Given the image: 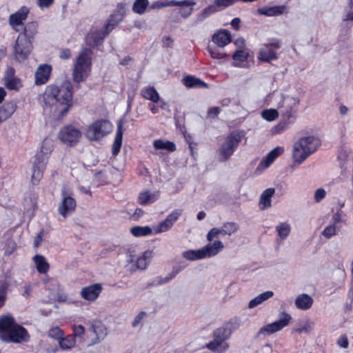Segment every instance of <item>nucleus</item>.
<instances>
[{
  "label": "nucleus",
  "mask_w": 353,
  "mask_h": 353,
  "mask_svg": "<svg viewBox=\"0 0 353 353\" xmlns=\"http://www.w3.org/2000/svg\"><path fill=\"white\" fill-rule=\"evenodd\" d=\"M44 108H50L58 120H61L73 105V86L66 81L61 85L50 84L42 94Z\"/></svg>",
  "instance_id": "f257e3e1"
},
{
  "label": "nucleus",
  "mask_w": 353,
  "mask_h": 353,
  "mask_svg": "<svg viewBox=\"0 0 353 353\" xmlns=\"http://www.w3.org/2000/svg\"><path fill=\"white\" fill-rule=\"evenodd\" d=\"M30 334L21 325L17 323L12 316L0 317V341L6 343L28 342Z\"/></svg>",
  "instance_id": "f03ea898"
},
{
  "label": "nucleus",
  "mask_w": 353,
  "mask_h": 353,
  "mask_svg": "<svg viewBox=\"0 0 353 353\" xmlns=\"http://www.w3.org/2000/svg\"><path fill=\"white\" fill-rule=\"evenodd\" d=\"M38 23L29 21L22 26L21 32L16 40L14 46V55L19 61H25L30 54L32 49V41L38 33Z\"/></svg>",
  "instance_id": "7ed1b4c3"
},
{
  "label": "nucleus",
  "mask_w": 353,
  "mask_h": 353,
  "mask_svg": "<svg viewBox=\"0 0 353 353\" xmlns=\"http://www.w3.org/2000/svg\"><path fill=\"white\" fill-rule=\"evenodd\" d=\"M92 50L85 48L76 58L72 70V79L76 83L84 81L90 74L92 68Z\"/></svg>",
  "instance_id": "20e7f679"
},
{
  "label": "nucleus",
  "mask_w": 353,
  "mask_h": 353,
  "mask_svg": "<svg viewBox=\"0 0 353 353\" xmlns=\"http://www.w3.org/2000/svg\"><path fill=\"white\" fill-rule=\"evenodd\" d=\"M320 144V140L313 136L301 138L294 145L293 158L294 161L301 163L309 155L316 150Z\"/></svg>",
  "instance_id": "39448f33"
},
{
  "label": "nucleus",
  "mask_w": 353,
  "mask_h": 353,
  "mask_svg": "<svg viewBox=\"0 0 353 353\" xmlns=\"http://www.w3.org/2000/svg\"><path fill=\"white\" fill-rule=\"evenodd\" d=\"M244 137L243 131L234 130L229 133L218 150L219 161H227L236 151Z\"/></svg>",
  "instance_id": "423d86ee"
},
{
  "label": "nucleus",
  "mask_w": 353,
  "mask_h": 353,
  "mask_svg": "<svg viewBox=\"0 0 353 353\" xmlns=\"http://www.w3.org/2000/svg\"><path fill=\"white\" fill-rule=\"evenodd\" d=\"M118 23L119 21L114 19V15H110L106 23L101 29L92 30L87 34V44L92 48L101 46L105 38L112 31Z\"/></svg>",
  "instance_id": "0eeeda50"
},
{
  "label": "nucleus",
  "mask_w": 353,
  "mask_h": 353,
  "mask_svg": "<svg viewBox=\"0 0 353 353\" xmlns=\"http://www.w3.org/2000/svg\"><path fill=\"white\" fill-rule=\"evenodd\" d=\"M108 334V328L100 319H93L88 323L85 341L88 347L100 343Z\"/></svg>",
  "instance_id": "6e6552de"
},
{
  "label": "nucleus",
  "mask_w": 353,
  "mask_h": 353,
  "mask_svg": "<svg viewBox=\"0 0 353 353\" xmlns=\"http://www.w3.org/2000/svg\"><path fill=\"white\" fill-rule=\"evenodd\" d=\"M231 331L228 330L227 327H220L214 330L212 332L213 339L206 343L205 347L213 352H223L229 347L225 342L230 336Z\"/></svg>",
  "instance_id": "1a4fd4ad"
},
{
  "label": "nucleus",
  "mask_w": 353,
  "mask_h": 353,
  "mask_svg": "<svg viewBox=\"0 0 353 353\" xmlns=\"http://www.w3.org/2000/svg\"><path fill=\"white\" fill-rule=\"evenodd\" d=\"M112 130V124L106 119H98L89 125L85 135L91 141H99Z\"/></svg>",
  "instance_id": "9d476101"
},
{
  "label": "nucleus",
  "mask_w": 353,
  "mask_h": 353,
  "mask_svg": "<svg viewBox=\"0 0 353 353\" xmlns=\"http://www.w3.org/2000/svg\"><path fill=\"white\" fill-rule=\"evenodd\" d=\"M282 46V41L277 38L269 39L268 43H263L260 48L257 58L263 62L270 63L279 57L278 51Z\"/></svg>",
  "instance_id": "9b49d317"
},
{
  "label": "nucleus",
  "mask_w": 353,
  "mask_h": 353,
  "mask_svg": "<svg viewBox=\"0 0 353 353\" xmlns=\"http://www.w3.org/2000/svg\"><path fill=\"white\" fill-rule=\"evenodd\" d=\"M81 131L72 125L63 126L59 131V139L69 146L77 145L81 137Z\"/></svg>",
  "instance_id": "f8f14e48"
},
{
  "label": "nucleus",
  "mask_w": 353,
  "mask_h": 353,
  "mask_svg": "<svg viewBox=\"0 0 353 353\" xmlns=\"http://www.w3.org/2000/svg\"><path fill=\"white\" fill-rule=\"evenodd\" d=\"M30 9L27 6H21L17 11L9 16L8 23L12 30L17 32H21L24 21L27 19Z\"/></svg>",
  "instance_id": "ddd939ff"
},
{
  "label": "nucleus",
  "mask_w": 353,
  "mask_h": 353,
  "mask_svg": "<svg viewBox=\"0 0 353 353\" xmlns=\"http://www.w3.org/2000/svg\"><path fill=\"white\" fill-rule=\"evenodd\" d=\"M196 4L194 1H176L170 0L164 2H161L158 4L157 8H161L168 6H179V13L183 18H188L193 12V6Z\"/></svg>",
  "instance_id": "4468645a"
},
{
  "label": "nucleus",
  "mask_w": 353,
  "mask_h": 353,
  "mask_svg": "<svg viewBox=\"0 0 353 353\" xmlns=\"http://www.w3.org/2000/svg\"><path fill=\"white\" fill-rule=\"evenodd\" d=\"M281 315L282 317L279 320L262 327L259 330V334L270 335L286 327L290 323L292 317L288 313L285 312H283Z\"/></svg>",
  "instance_id": "2eb2a0df"
},
{
  "label": "nucleus",
  "mask_w": 353,
  "mask_h": 353,
  "mask_svg": "<svg viewBox=\"0 0 353 353\" xmlns=\"http://www.w3.org/2000/svg\"><path fill=\"white\" fill-rule=\"evenodd\" d=\"M47 164V158H43L41 154H36L32 166L31 181L33 185L39 184L43 176V172Z\"/></svg>",
  "instance_id": "dca6fc26"
},
{
  "label": "nucleus",
  "mask_w": 353,
  "mask_h": 353,
  "mask_svg": "<svg viewBox=\"0 0 353 353\" xmlns=\"http://www.w3.org/2000/svg\"><path fill=\"white\" fill-rule=\"evenodd\" d=\"M182 214V210L179 209L174 210L170 214L167 216L165 219L160 222L154 229V233L159 234L168 231L179 219Z\"/></svg>",
  "instance_id": "f3484780"
},
{
  "label": "nucleus",
  "mask_w": 353,
  "mask_h": 353,
  "mask_svg": "<svg viewBox=\"0 0 353 353\" xmlns=\"http://www.w3.org/2000/svg\"><path fill=\"white\" fill-rule=\"evenodd\" d=\"M52 70V66L47 63L39 65L34 74V84L37 85L46 84L50 79Z\"/></svg>",
  "instance_id": "a211bd4d"
},
{
  "label": "nucleus",
  "mask_w": 353,
  "mask_h": 353,
  "mask_svg": "<svg viewBox=\"0 0 353 353\" xmlns=\"http://www.w3.org/2000/svg\"><path fill=\"white\" fill-rule=\"evenodd\" d=\"M103 290L101 284L94 283L90 285L84 287L81 291V297L89 301H94L99 296Z\"/></svg>",
  "instance_id": "6ab92c4d"
},
{
  "label": "nucleus",
  "mask_w": 353,
  "mask_h": 353,
  "mask_svg": "<svg viewBox=\"0 0 353 353\" xmlns=\"http://www.w3.org/2000/svg\"><path fill=\"white\" fill-rule=\"evenodd\" d=\"M258 14L266 17H276L288 13V8L285 5L264 6L257 10Z\"/></svg>",
  "instance_id": "aec40b11"
},
{
  "label": "nucleus",
  "mask_w": 353,
  "mask_h": 353,
  "mask_svg": "<svg viewBox=\"0 0 353 353\" xmlns=\"http://www.w3.org/2000/svg\"><path fill=\"white\" fill-rule=\"evenodd\" d=\"M212 40L218 47L223 48L232 41V36L228 30L221 29L213 34Z\"/></svg>",
  "instance_id": "412c9836"
},
{
  "label": "nucleus",
  "mask_w": 353,
  "mask_h": 353,
  "mask_svg": "<svg viewBox=\"0 0 353 353\" xmlns=\"http://www.w3.org/2000/svg\"><path fill=\"white\" fill-rule=\"evenodd\" d=\"M76 205V201L74 198L70 196H65L58 208L59 213L63 218H66L68 214L75 210Z\"/></svg>",
  "instance_id": "4be33fe9"
},
{
  "label": "nucleus",
  "mask_w": 353,
  "mask_h": 353,
  "mask_svg": "<svg viewBox=\"0 0 353 353\" xmlns=\"http://www.w3.org/2000/svg\"><path fill=\"white\" fill-rule=\"evenodd\" d=\"M14 69L10 68L6 72L5 77V85L10 90H19L21 87V80L14 76Z\"/></svg>",
  "instance_id": "5701e85b"
},
{
  "label": "nucleus",
  "mask_w": 353,
  "mask_h": 353,
  "mask_svg": "<svg viewBox=\"0 0 353 353\" xmlns=\"http://www.w3.org/2000/svg\"><path fill=\"white\" fill-rule=\"evenodd\" d=\"M223 248V243L219 241H214L212 243H208L201 249L203 252V258L212 257L216 255Z\"/></svg>",
  "instance_id": "b1692460"
},
{
  "label": "nucleus",
  "mask_w": 353,
  "mask_h": 353,
  "mask_svg": "<svg viewBox=\"0 0 353 353\" xmlns=\"http://www.w3.org/2000/svg\"><path fill=\"white\" fill-rule=\"evenodd\" d=\"M283 148L281 147H276L271 150L267 156L263 159L259 165V168H268L275 161V159L283 153Z\"/></svg>",
  "instance_id": "393cba45"
},
{
  "label": "nucleus",
  "mask_w": 353,
  "mask_h": 353,
  "mask_svg": "<svg viewBox=\"0 0 353 353\" xmlns=\"http://www.w3.org/2000/svg\"><path fill=\"white\" fill-rule=\"evenodd\" d=\"M275 193L273 188L265 190L261 194L259 199V206L261 210H265L271 207V199Z\"/></svg>",
  "instance_id": "a878e982"
},
{
  "label": "nucleus",
  "mask_w": 353,
  "mask_h": 353,
  "mask_svg": "<svg viewBox=\"0 0 353 353\" xmlns=\"http://www.w3.org/2000/svg\"><path fill=\"white\" fill-rule=\"evenodd\" d=\"M313 303L312 298L307 294H299L295 299V305L298 309L307 310Z\"/></svg>",
  "instance_id": "bb28decb"
},
{
  "label": "nucleus",
  "mask_w": 353,
  "mask_h": 353,
  "mask_svg": "<svg viewBox=\"0 0 353 353\" xmlns=\"http://www.w3.org/2000/svg\"><path fill=\"white\" fill-rule=\"evenodd\" d=\"M141 96L146 99L151 101L152 103H158L160 99L159 94L153 86H146L141 89Z\"/></svg>",
  "instance_id": "cd10ccee"
},
{
  "label": "nucleus",
  "mask_w": 353,
  "mask_h": 353,
  "mask_svg": "<svg viewBox=\"0 0 353 353\" xmlns=\"http://www.w3.org/2000/svg\"><path fill=\"white\" fill-rule=\"evenodd\" d=\"M182 83L188 88L208 87V84L205 82L192 75L184 77L182 79Z\"/></svg>",
  "instance_id": "c85d7f7f"
},
{
  "label": "nucleus",
  "mask_w": 353,
  "mask_h": 353,
  "mask_svg": "<svg viewBox=\"0 0 353 353\" xmlns=\"http://www.w3.org/2000/svg\"><path fill=\"white\" fill-rule=\"evenodd\" d=\"M159 197V193H150L148 190L139 193L137 199L138 203L141 205H146L155 202Z\"/></svg>",
  "instance_id": "c756f323"
},
{
  "label": "nucleus",
  "mask_w": 353,
  "mask_h": 353,
  "mask_svg": "<svg viewBox=\"0 0 353 353\" xmlns=\"http://www.w3.org/2000/svg\"><path fill=\"white\" fill-rule=\"evenodd\" d=\"M33 261L36 265L37 272L39 274H46L50 269V264L46 259L41 254H36L33 257Z\"/></svg>",
  "instance_id": "7c9ffc66"
},
{
  "label": "nucleus",
  "mask_w": 353,
  "mask_h": 353,
  "mask_svg": "<svg viewBox=\"0 0 353 353\" xmlns=\"http://www.w3.org/2000/svg\"><path fill=\"white\" fill-rule=\"evenodd\" d=\"M123 128L121 123L118 124L116 136L112 144V152L113 155H117L120 152L123 141Z\"/></svg>",
  "instance_id": "2f4dec72"
},
{
  "label": "nucleus",
  "mask_w": 353,
  "mask_h": 353,
  "mask_svg": "<svg viewBox=\"0 0 353 353\" xmlns=\"http://www.w3.org/2000/svg\"><path fill=\"white\" fill-rule=\"evenodd\" d=\"M153 145L157 150H166L170 152H174L176 150L175 143L170 141L157 139L154 141Z\"/></svg>",
  "instance_id": "473e14b6"
},
{
  "label": "nucleus",
  "mask_w": 353,
  "mask_h": 353,
  "mask_svg": "<svg viewBox=\"0 0 353 353\" xmlns=\"http://www.w3.org/2000/svg\"><path fill=\"white\" fill-rule=\"evenodd\" d=\"M153 252L152 250L145 251L141 256L138 257L136 261V265L137 268L140 270H145L150 261V259L152 257Z\"/></svg>",
  "instance_id": "72a5a7b5"
},
{
  "label": "nucleus",
  "mask_w": 353,
  "mask_h": 353,
  "mask_svg": "<svg viewBox=\"0 0 353 353\" xmlns=\"http://www.w3.org/2000/svg\"><path fill=\"white\" fill-rule=\"evenodd\" d=\"M221 11L216 4L214 2L213 4L209 5L205 7L201 12L198 15L197 21H202L206 18L210 17L213 14Z\"/></svg>",
  "instance_id": "f704fd0d"
},
{
  "label": "nucleus",
  "mask_w": 353,
  "mask_h": 353,
  "mask_svg": "<svg viewBox=\"0 0 353 353\" xmlns=\"http://www.w3.org/2000/svg\"><path fill=\"white\" fill-rule=\"evenodd\" d=\"M54 148L53 141L48 139L46 138L41 145V150L37 154H41L43 158H47V161L48 160L49 155L51 154Z\"/></svg>",
  "instance_id": "c9c22d12"
},
{
  "label": "nucleus",
  "mask_w": 353,
  "mask_h": 353,
  "mask_svg": "<svg viewBox=\"0 0 353 353\" xmlns=\"http://www.w3.org/2000/svg\"><path fill=\"white\" fill-rule=\"evenodd\" d=\"M59 344L61 350H71L76 345V339L73 335L68 334L65 336L63 335L59 340Z\"/></svg>",
  "instance_id": "e433bc0d"
},
{
  "label": "nucleus",
  "mask_w": 353,
  "mask_h": 353,
  "mask_svg": "<svg viewBox=\"0 0 353 353\" xmlns=\"http://www.w3.org/2000/svg\"><path fill=\"white\" fill-rule=\"evenodd\" d=\"M273 295L274 293L272 291H266L265 292H263L261 294L256 296L255 298H254L253 299H252L249 302L248 307L250 308L255 307L256 306L262 303L263 301L271 298Z\"/></svg>",
  "instance_id": "4c0bfd02"
},
{
  "label": "nucleus",
  "mask_w": 353,
  "mask_h": 353,
  "mask_svg": "<svg viewBox=\"0 0 353 353\" xmlns=\"http://www.w3.org/2000/svg\"><path fill=\"white\" fill-rule=\"evenodd\" d=\"M130 233L136 237L146 236L152 233V228L148 226H134L130 228Z\"/></svg>",
  "instance_id": "58836bf2"
},
{
  "label": "nucleus",
  "mask_w": 353,
  "mask_h": 353,
  "mask_svg": "<svg viewBox=\"0 0 353 353\" xmlns=\"http://www.w3.org/2000/svg\"><path fill=\"white\" fill-rule=\"evenodd\" d=\"M12 105L7 103L0 106V123L8 119L14 112Z\"/></svg>",
  "instance_id": "ea45409f"
},
{
  "label": "nucleus",
  "mask_w": 353,
  "mask_h": 353,
  "mask_svg": "<svg viewBox=\"0 0 353 353\" xmlns=\"http://www.w3.org/2000/svg\"><path fill=\"white\" fill-rule=\"evenodd\" d=\"M278 236L282 240L285 239L290 233V226L287 222L280 223L276 227Z\"/></svg>",
  "instance_id": "a19ab883"
},
{
  "label": "nucleus",
  "mask_w": 353,
  "mask_h": 353,
  "mask_svg": "<svg viewBox=\"0 0 353 353\" xmlns=\"http://www.w3.org/2000/svg\"><path fill=\"white\" fill-rule=\"evenodd\" d=\"M8 289L9 283L6 281H0V309L6 304Z\"/></svg>",
  "instance_id": "79ce46f5"
},
{
  "label": "nucleus",
  "mask_w": 353,
  "mask_h": 353,
  "mask_svg": "<svg viewBox=\"0 0 353 353\" xmlns=\"http://www.w3.org/2000/svg\"><path fill=\"white\" fill-rule=\"evenodd\" d=\"M183 256L190 261H196L203 259V252H201V249L184 251L183 252Z\"/></svg>",
  "instance_id": "37998d69"
},
{
  "label": "nucleus",
  "mask_w": 353,
  "mask_h": 353,
  "mask_svg": "<svg viewBox=\"0 0 353 353\" xmlns=\"http://www.w3.org/2000/svg\"><path fill=\"white\" fill-rule=\"evenodd\" d=\"M148 4V0H135L133 4L132 10L137 14H142L146 10Z\"/></svg>",
  "instance_id": "c03bdc74"
},
{
  "label": "nucleus",
  "mask_w": 353,
  "mask_h": 353,
  "mask_svg": "<svg viewBox=\"0 0 353 353\" xmlns=\"http://www.w3.org/2000/svg\"><path fill=\"white\" fill-rule=\"evenodd\" d=\"M289 125V120L284 119L279 121L275 126H274L272 129V132L273 134H281L284 132Z\"/></svg>",
  "instance_id": "a18cd8bd"
},
{
  "label": "nucleus",
  "mask_w": 353,
  "mask_h": 353,
  "mask_svg": "<svg viewBox=\"0 0 353 353\" xmlns=\"http://www.w3.org/2000/svg\"><path fill=\"white\" fill-rule=\"evenodd\" d=\"M225 228L222 226L221 228H213L207 234V240L211 242L215 237L219 235H227L224 232Z\"/></svg>",
  "instance_id": "49530a36"
},
{
  "label": "nucleus",
  "mask_w": 353,
  "mask_h": 353,
  "mask_svg": "<svg viewBox=\"0 0 353 353\" xmlns=\"http://www.w3.org/2000/svg\"><path fill=\"white\" fill-rule=\"evenodd\" d=\"M262 117L268 121H274L279 117L278 111L275 109H267L262 112Z\"/></svg>",
  "instance_id": "de8ad7c7"
},
{
  "label": "nucleus",
  "mask_w": 353,
  "mask_h": 353,
  "mask_svg": "<svg viewBox=\"0 0 353 353\" xmlns=\"http://www.w3.org/2000/svg\"><path fill=\"white\" fill-rule=\"evenodd\" d=\"M223 226L225 228V233H226L228 236H230L233 233L236 232L239 228V225L234 222H225L223 224Z\"/></svg>",
  "instance_id": "09e8293b"
},
{
  "label": "nucleus",
  "mask_w": 353,
  "mask_h": 353,
  "mask_svg": "<svg viewBox=\"0 0 353 353\" xmlns=\"http://www.w3.org/2000/svg\"><path fill=\"white\" fill-rule=\"evenodd\" d=\"M72 334L71 335H73L75 339L76 338L81 339L84 335L85 336L86 334L85 329L82 325H72Z\"/></svg>",
  "instance_id": "8fccbe9b"
},
{
  "label": "nucleus",
  "mask_w": 353,
  "mask_h": 353,
  "mask_svg": "<svg viewBox=\"0 0 353 353\" xmlns=\"http://www.w3.org/2000/svg\"><path fill=\"white\" fill-rule=\"evenodd\" d=\"M63 335V331L59 327H52L48 332V336L52 339L57 340L58 341H59Z\"/></svg>",
  "instance_id": "3c124183"
},
{
  "label": "nucleus",
  "mask_w": 353,
  "mask_h": 353,
  "mask_svg": "<svg viewBox=\"0 0 353 353\" xmlns=\"http://www.w3.org/2000/svg\"><path fill=\"white\" fill-rule=\"evenodd\" d=\"M248 57V54L245 50H236L232 55V59L240 63H243L247 61Z\"/></svg>",
  "instance_id": "603ef678"
},
{
  "label": "nucleus",
  "mask_w": 353,
  "mask_h": 353,
  "mask_svg": "<svg viewBox=\"0 0 353 353\" xmlns=\"http://www.w3.org/2000/svg\"><path fill=\"white\" fill-rule=\"evenodd\" d=\"M208 51L212 59H221L226 57V54L220 51L217 48L208 47Z\"/></svg>",
  "instance_id": "864d4df0"
},
{
  "label": "nucleus",
  "mask_w": 353,
  "mask_h": 353,
  "mask_svg": "<svg viewBox=\"0 0 353 353\" xmlns=\"http://www.w3.org/2000/svg\"><path fill=\"white\" fill-rule=\"evenodd\" d=\"M228 330L231 331V333L238 329L241 325V321L239 318L234 317L231 319L226 324Z\"/></svg>",
  "instance_id": "5fc2aeb1"
},
{
  "label": "nucleus",
  "mask_w": 353,
  "mask_h": 353,
  "mask_svg": "<svg viewBox=\"0 0 353 353\" xmlns=\"http://www.w3.org/2000/svg\"><path fill=\"white\" fill-rule=\"evenodd\" d=\"M180 272V268H178V269H176V270H173L165 278H163V277H159V280H158V283L157 284L158 285H161V284H163V283H168V281H170V280H172V279H174L177 274L178 273Z\"/></svg>",
  "instance_id": "6e6d98bb"
},
{
  "label": "nucleus",
  "mask_w": 353,
  "mask_h": 353,
  "mask_svg": "<svg viewBox=\"0 0 353 353\" xmlns=\"http://www.w3.org/2000/svg\"><path fill=\"white\" fill-rule=\"evenodd\" d=\"M214 3L219 7L220 10H222L229 6L237 3L236 0H214Z\"/></svg>",
  "instance_id": "4d7b16f0"
},
{
  "label": "nucleus",
  "mask_w": 353,
  "mask_h": 353,
  "mask_svg": "<svg viewBox=\"0 0 353 353\" xmlns=\"http://www.w3.org/2000/svg\"><path fill=\"white\" fill-rule=\"evenodd\" d=\"M322 234L327 239H330L334 236L336 234L335 225L332 224L325 227L323 231L322 232Z\"/></svg>",
  "instance_id": "13d9d810"
},
{
  "label": "nucleus",
  "mask_w": 353,
  "mask_h": 353,
  "mask_svg": "<svg viewBox=\"0 0 353 353\" xmlns=\"http://www.w3.org/2000/svg\"><path fill=\"white\" fill-rule=\"evenodd\" d=\"M311 330V326L309 321H307L304 325L297 327L293 332L301 334L303 332L308 333Z\"/></svg>",
  "instance_id": "bf43d9fd"
},
{
  "label": "nucleus",
  "mask_w": 353,
  "mask_h": 353,
  "mask_svg": "<svg viewBox=\"0 0 353 353\" xmlns=\"http://www.w3.org/2000/svg\"><path fill=\"white\" fill-rule=\"evenodd\" d=\"M326 192L324 189L319 188L316 190L314 194V199L316 202L321 201L325 197Z\"/></svg>",
  "instance_id": "052dcab7"
},
{
  "label": "nucleus",
  "mask_w": 353,
  "mask_h": 353,
  "mask_svg": "<svg viewBox=\"0 0 353 353\" xmlns=\"http://www.w3.org/2000/svg\"><path fill=\"white\" fill-rule=\"evenodd\" d=\"M221 112V109L219 107H212L208 110V116L210 118L215 119L218 117Z\"/></svg>",
  "instance_id": "680f3d73"
},
{
  "label": "nucleus",
  "mask_w": 353,
  "mask_h": 353,
  "mask_svg": "<svg viewBox=\"0 0 353 353\" xmlns=\"http://www.w3.org/2000/svg\"><path fill=\"white\" fill-rule=\"evenodd\" d=\"M337 344L341 347L347 348L349 345L347 337L345 335H341L337 341Z\"/></svg>",
  "instance_id": "e2e57ef3"
},
{
  "label": "nucleus",
  "mask_w": 353,
  "mask_h": 353,
  "mask_svg": "<svg viewBox=\"0 0 353 353\" xmlns=\"http://www.w3.org/2000/svg\"><path fill=\"white\" fill-rule=\"evenodd\" d=\"M146 313L145 312H141L138 314V315L135 317L134 321L132 322V326H137L141 320L146 316Z\"/></svg>",
  "instance_id": "0e129e2a"
},
{
  "label": "nucleus",
  "mask_w": 353,
  "mask_h": 353,
  "mask_svg": "<svg viewBox=\"0 0 353 353\" xmlns=\"http://www.w3.org/2000/svg\"><path fill=\"white\" fill-rule=\"evenodd\" d=\"M59 57L62 59H68L71 57V50L69 48H63L61 50Z\"/></svg>",
  "instance_id": "69168bd1"
},
{
  "label": "nucleus",
  "mask_w": 353,
  "mask_h": 353,
  "mask_svg": "<svg viewBox=\"0 0 353 353\" xmlns=\"http://www.w3.org/2000/svg\"><path fill=\"white\" fill-rule=\"evenodd\" d=\"M54 3V0H37L38 6L41 8H49Z\"/></svg>",
  "instance_id": "338daca9"
},
{
  "label": "nucleus",
  "mask_w": 353,
  "mask_h": 353,
  "mask_svg": "<svg viewBox=\"0 0 353 353\" xmlns=\"http://www.w3.org/2000/svg\"><path fill=\"white\" fill-rule=\"evenodd\" d=\"M197 145L198 144L196 142L189 143L188 146L190 151V154L193 158H195V155L197 153Z\"/></svg>",
  "instance_id": "774afa93"
}]
</instances>
